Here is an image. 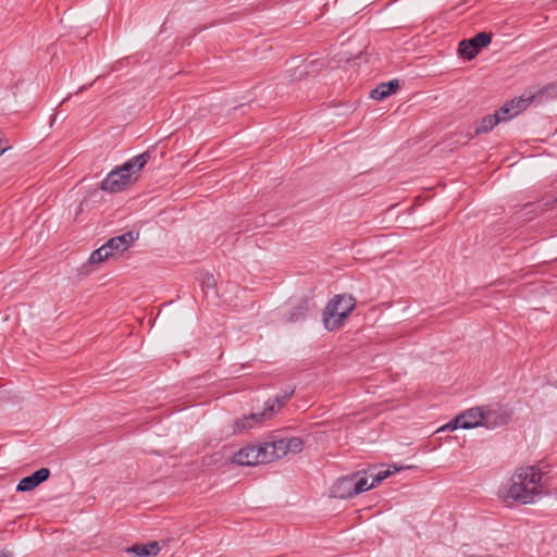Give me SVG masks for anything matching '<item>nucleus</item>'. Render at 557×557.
<instances>
[{
  "label": "nucleus",
  "instance_id": "36",
  "mask_svg": "<svg viewBox=\"0 0 557 557\" xmlns=\"http://www.w3.org/2000/svg\"><path fill=\"white\" fill-rule=\"evenodd\" d=\"M554 202H557V197L554 199Z\"/></svg>",
  "mask_w": 557,
  "mask_h": 557
},
{
  "label": "nucleus",
  "instance_id": "18",
  "mask_svg": "<svg viewBox=\"0 0 557 557\" xmlns=\"http://www.w3.org/2000/svg\"><path fill=\"white\" fill-rule=\"evenodd\" d=\"M518 473H521L523 475H525V483H527V486H529L530 484H532L533 486H536L541 483V480H542V472L540 470L536 469V467L534 466H531V467H527V468H520L517 470Z\"/></svg>",
  "mask_w": 557,
  "mask_h": 557
},
{
  "label": "nucleus",
  "instance_id": "31",
  "mask_svg": "<svg viewBox=\"0 0 557 557\" xmlns=\"http://www.w3.org/2000/svg\"><path fill=\"white\" fill-rule=\"evenodd\" d=\"M215 284H216V282L212 274H206V276L201 281L202 289L214 288Z\"/></svg>",
  "mask_w": 557,
  "mask_h": 557
},
{
  "label": "nucleus",
  "instance_id": "13",
  "mask_svg": "<svg viewBox=\"0 0 557 557\" xmlns=\"http://www.w3.org/2000/svg\"><path fill=\"white\" fill-rule=\"evenodd\" d=\"M232 462L237 463L239 466H257L258 459L255 456V446L248 445L246 447L240 448L232 457Z\"/></svg>",
  "mask_w": 557,
  "mask_h": 557
},
{
  "label": "nucleus",
  "instance_id": "34",
  "mask_svg": "<svg viewBox=\"0 0 557 557\" xmlns=\"http://www.w3.org/2000/svg\"><path fill=\"white\" fill-rule=\"evenodd\" d=\"M94 83H90L89 85H83L81 86L75 94L82 92L83 90L87 89V87L91 86Z\"/></svg>",
  "mask_w": 557,
  "mask_h": 557
},
{
  "label": "nucleus",
  "instance_id": "30",
  "mask_svg": "<svg viewBox=\"0 0 557 557\" xmlns=\"http://www.w3.org/2000/svg\"><path fill=\"white\" fill-rule=\"evenodd\" d=\"M457 429H463L462 420L459 414L451 419L447 424L441 428L442 431H455Z\"/></svg>",
  "mask_w": 557,
  "mask_h": 557
},
{
  "label": "nucleus",
  "instance_id": "9",
  "mask_svg": "<svg viewBox=\"0 0 557 557\" xmlns=\"http://www.w3.org/2000/svg\"><path fill=\"white\" fill-rule=\"evenodd\" d=\"M354 478H357V473L339 478L333 486L334 496L342 499L355 497L356 493H354Z\"/></svg>",
  "mask_w": 557,
  "mask_h": 557
},
{
  "label": "nucleus",
  "instance_id": "14",
  "mask_svg": "<svg viewBox=\"0 0 557 557\" xmlns=\"http://www.w3.org/2000/svg\"><path fill=\"white\" fill-rule=\"evenodd\" d=\"M160 552V546L157 541H152L145 544H135L127 549V553L138 557H152L157 556Z\"/></svg>",
  "mask_w": 557,
  "mask_h": 557
},
{
  "label": "nucleus",
  "instance_id": "28",
  "mask_svg": "<svg viewBox=\"0 0 557 557\" xmlns=\"http://www.w3.org/2000/svg\"><path fill=\"white\" fill-rule=\"evenodd\" d=\"M233 431L232 434L243 433L244 431L252 428V423L245 420V416L240 419H237L233 422Z\"/></svg>",
  "mask_w": 557,
  "mask_h": 557
},
{
  "label": "nucleus",
  "instance_id": "17",
  "mask_svg": "<svg viewBox=\"0 0 557 557\" xmlns=\"http://www.w3.org/2000/svg\"><path fill=\"white\" fill-rule=\"evenodd\" d=\"M324 65H325V63L322 60H318V59L312 60L310 62L305 63L302 69H300V67L295 69L292 77L295 79H301L306 75L320 72Z\"/></svg>",
  "mask_w": 557,
  "mask_h": 557
},
{
  "label": "nucleus",
  "instance_id": "33",
  "mask_svg": "<svg viewBox=\"0 0 557 557\" xmlns=\"http://www.w3.org/2000/svg\"><path fill=\"white\" fill-rule=\"evenodd\" d=\"M0 557H13V554L8 550H0Z\"/></svg>",
  "mask_w": 557,
  "mask_h": 557
},
{
  "label": "nucleus",
  "instance_id": "22",
  "mask_svg": "<svg viewBox=\"0 0 557 557\" xmlns=\"http://www.w3.org/2000/svg\"><path fill=\"white\" fill-rule=\"evenodd\" d=\"M285 451L288 453H300L304 448V442L300 437H285Z\"/></svg>",
  "mask_w": 557,
  "mask_h": 557
},
{
  "label": "nucleus",
  "instance_id": "24",
  "mask_svg": "<svg viewBox=\"0 0 557 557\" xmlns=\"http://www.w3.org/2000/svg\"><path fill=\"white\" fill-rule=\"evenodd\" d=\"M284 444H285V437L273 441V442H269V445L272 448L271 451H272V455L274 456V459H280L287 455V453L285 451Z\"/></svg>",
  "mask_w": 557,
  "mask_h": 557
},
{
  "label": "nucleus",
  "instance_id": "19",
  "mask_svg": "<svg viewBox=\"0 0 557 557\" xmlns=\"http://www.w3.org/2000/svg\"><path fill=\"white\" fill-rule=\"evenodd\" d=\"M255 446V456L258 459V465L269 463L274 459L272 451H269L271 446L269 443H264L263 445H253Z\"/></svg>",
  "mask_w": 557,
  "mask_h": 557
},
{
  "label": "nucleus",
  "instance_id": "1",
  "mask_svg": "<svg viewBox=\"0 0 557 557\" xmlns=\"http://www.w3.org/2000/svg\"><path fill=\"white\" fill-rule=\"evenodd\" d=\"M356 307L351 295H335L323 310V324L327 331L338 330Z\"/></svg>",
  "mask_w": 557,
  "mask_h": 557
},
{
  "label": "nucleus",
  "instance_id": "20",
  "mask_svg": "<svg viewBox=\"0 0 557 557\" xmlns=\"http://www.w3.org/2000/svg\"><path fill=\"white\" fill-rule=\"evenodd\" d=\"M405 469V467H397L396 465L389 466L386 470H380L377 473L372 475V482L371 485L374 487L381 484L385 479H387L389 475H392L395 472H398L400 470Z\"/></svg>",
  "mask_w": 557,
  "mask_h": 557
},
{
  "label": "nucleus",
  "instance_id": "2",
  "mask_svg": "<svg viewBox=\"0 0 557 557\" xmlns=\"http://www.w3.org/2000/svg\"><path fill=\"white\" fill-rule=\"evenodd\" d=\"M525 475L517 471L510 479L508 486H505L499 491L500 496L505 502L512 500L521 503L523 505L534 503L535 496L540 495V491L536 486L529 487L525 483Z\"/></svg>",
  "mask_w": 557,
  "mask_h": 557
},
{
  "label": "nucleus",
  "instance_id": "5",
  "mask_svg": "<svg viewBox=\"0 0 557 557\" xmlns=\"http://www.w3.org/2000/svg\"><path fill=\"white\" fill-rule=\"evenodd\" d=\"M535 100V96H531L528 99H524L522 97L515 98L508 102H506L503 107L499 108L494 114L498 115L500 119V122L507 121L513 116H516L518 113L525 110L529 104Z\"/></svg>",
  "mask_w": 557,
  "mask_h": 557
},
{
  "label": "nucleus",
  "instance_id": "12",
  "mask_svg": "<svg viewBox=\"0 0 557 557\" xmlns=\"http://www.w3.org/2000/svg\"><path fill=\"white\" fill-rule=\"evenodd\" d=\"M399 89V81L397 78L386 83L379 84L371 90L370 97L374 100H383Z\"/></svg>",
  "mask_w": 557,
  "mask_h": 557
},
{
  "label": "nucleus",
  "instance_id": "25",
  "mask_svg": "<svg viewBox=\"0 0 557 557\" xmlns=\"http://www.w3.org/2000/svg\"><path fill=\"white\" fill-rule=\"evenodd\" d=\"M356 473H357V478H354V481H355L354 493H356V495L374 487L373 485H371V483H368V479L366 476H360L359 472H356Z\"/></svg>",
  "mask_w": 557,
  "mask_h": 557
},
{
  "label": "nucleus",
  "instance_id": "29",
  "mask_svg": "<svg viewBox=\"0 0 557 557\" xmlns=\"http://www.w3.org/2000/svg\"><path fill=\"white\" fill-rule=\"evenodd\" d=\"M295 393V387H292L288 391H284L282 394H278L275 396V403L277 404V407H275V409H277V411L280 410L281 407H283L286 401L294 395Z\"/></svg>",
  "mask_w": 557,
  "mask_h": 557
},
{
  "label": "nucleus",
  "instance_id": "11",
  "mask_svg": "<svg viewBox=\"0 0 557 557\" xmlns=\"http://www.w3.org/2000/svg\"><path fill=\"white\" fill-rule=\"evenodd\" d=\"M311 310V304L308 298H301L298 304L286 314L287 323H297L304 321Z\"/></svg>",
  "mask_w": 557,
  "mask_h": 557
},
{
  "label": "nucleus",
  "instance_id": "27",
  "mask_svg": "<svg viewBox=\"0 0 557 557\" xmlns=\"http://www.w3.org/2000/svg\"><path fill=\"white\" fill-rule=\"evenodd\" d=\"M115 171H119L120 174L128 176V182L132 184V175L137 174L138 172H135V168L133 166V163L131 160L123 163L121 166H117L114 169Z\"/></svg>",
  "mask_w": 557,
  "mask_h": 557
},
{
  "label": "nucleus",
  "instance_id": "21",
  "mask_svg": "<svg viewBox=\"0 0 557 557\" xmlns=\"http://www.w3.org/2000/svg\"><path fill=\"white\" fill-rule=\"evenodd\" d=\"M111 257L112 252H109V250L106 249V245L103 244L101 247H99L98 249L94 250L90 253L89 262L91 264H98L104 260H108Z\"/></svg>",
  "mask_w": 557,
  "mask_h": 557
},
{
  "label": "nucleus",
  "instance_id": "16",
  "mask_svg": "<svg viewBox=\"0 0 557 557\" xmlns=\"http://www.w3.org/2000/svg\"><path fill=\"white\" fill-rule=\"evenodd\" d=\"M277 412V409H275V404H270L269 401L265 403V408L261 412L256 413H249L245 416V420L252 423V426L262 423L263 421L270 419L273 414Z\"/></svg>",
  "mask_w": 557,
  "mask_h": 557
},
{
  "label": "nucleus",
  "instance_id": "32",
  "mask_svg": "<svg viewBox=\"0 0 557 557\" xmlns=\"http://www.w3.org/2000/svg\"><path fill=\"white\" fill-rule=\"evenodd\" d=\"M11 147L10 145L8 144V140L7 139H2L0 137V156L2 153H4L7 150H9Z\"/></svg>",
  "mask_w": 557,
  "mask_h": 557
},
{
  "label": "nucleus",
  "instance_id": "3",
  "mask_svg": "<svg viewBox=\"0 0 557 557\" xmlns=\"http://www.w3.org/2000/svg\"><path fill=\"white\" fill-rule=\"evenodd\" d=\"M492 41V34L480 32L469 39H463L458 45V54L466 60L474 59L482 48L487 47Z\"/></svg>",
  "mask_w": 557,
  "mask_h": 557
},
{
  "label": "nucleus",
  "instance_id": "7",
  "mask_svg": "<svg viewBox=\"0 0 557 557\" xmlns=\"http://www.w3.org/2000/svg\"><path fill=\"white\" fill-rule=\"evenodd\" d=\"M50 470L48 468H40L33 472L30 475L24 476L20 480L16 491L17 492H30L39 486L41 483L47 481L50 476Z\"/></svg>",
  "mask_w": 557,
  "mask_h": 557
},
{
  "label": "nucleus",
  "instance_id": "4",
  "mask_svg": "<svg viewBox=\"0 0 557 557\" xmlns=\"http://www.w3.org/2000/svg\"><path fill=\"white\" fill-rule=\"evenodd\" d=\"M512 419V410L506 407H484L483 426L495 429L508 424Z\"/></svg>",
  "mask_w": 557,
  "mask_h": 557
},
{
  "label": "nucleus",
  "instance_id": "26",
  "mask_svg": "<svg viewBox=\"0 0 557 557\" xmlns=\"http://www.w3.org/2000/svg\"><path fill=\"white\" fill-rule=\"evenodd\" d=\"M534 96H535V99L537 97H540V98H543V97L555 98V97H557V83L554 82V83L547 84L541 90H539V92L535 94Z\"/></svg>",
  "mask_w": 557,
  "mask_h": 557
},
{
  "label": "nucleus",
  "instance_id": "35",
  "mask_svg": "<svg viewBox=\"0 0 557 557\" xmlns=\"http://www.w3.org/2000/svg\"><path fill=\"white\" fill-rule=\"evenodd\" d=\"M71 97H72V95L70 94L66 98L63 99V101L61 103L66 102L67 100H70Z\"/></svg>",
  "mask_w": 557,
  "mask_h": 557
},
{
  "label": "nucleus",
  "instance_id": "6",
  "mask_svg": "<svg viewBox=\"0 0 557 557\" xmlns=\"http://www.w3.org/2000/svg\"><path fill=\"white\" fill-rule=\"evenodd\" d=\"M139 237V233L128 231L122 235L114 236L104 243L106 249L112 252V257L117 252L127 250Z\"/></svg>",
  "mask_w": 557,
  "mask_h": 557
},
{
  "label": "nucleus",
  "instance_id": "15",
  "mask_svg": "<svg viewBox=\"0 0 557 557\" xmlns=\"http://www.w3.org/2000/svg\"><path fill=\"white\" fill-rule=\"evenodd\" d=\"M499 122H500V119L498 117V115H495V114L485 115L481 120V123L475 127L473 135H470V134L465 135V138H466L465 143L472 139L474 136H478L480 134L487 133V132L492 131Z\"/></svg>",
  "mask_w": 557,
  "mask_h": 557
},
{
  "label": "nucleus",
  "instance_id": "10",
  "mask_svg": "<svg viewBox=\"0 0 557 557\" xmlns=\"http://www.w3.org/2000/svg\"><path fill=\"white\" fill-rule=\"evenodd\" d=\"M459 416L462 420L463 429L483 426L484 407H472L459 413Z\"/></svg>",
  "mask_w": 557,
  "mask_h": 557
},
{
  "label": "nucleus",
  "instance_id": "23",
  "mask_svg": "<svg viewBox=\"0 0 557 557\" xmlns=\"http://www.w3.org/2000/svg\"><path fill=\"white\" fill-rule=\"evenodd\" d=\"M150 159H151V152L149 150H147L138 156L133 157L129 160L132 161L133 166L135 168V172H140Z\"/></svg>",
  "mask_w": 557,
  "mask_h": 557
},
{
  "label": "nucleus",
  "instance_id": "8",
  "mask_svg": "<svg viewBox=\"0 0 557 557\" xmlns=\"http://www.w3.org/2000/svg\"><path fill=\"white\" fill-rule=\"evenodd\" d=\"M129 185L128 176L122 175L119 171L112 170L100 183V189L108 193H120Z\"/></svg>",
  "mask_w": 557,
  "mask_h": 557
}]
</instances>
